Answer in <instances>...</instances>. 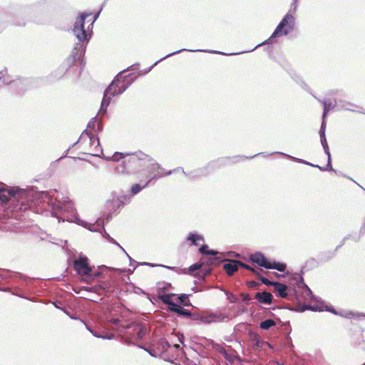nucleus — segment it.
Returning <instances> with one entry per match:
<instances>
[{"mask_svg":"<svg viewBox=\"0 0 365 365\" xmlns=\"http://www.w3.org/2000/svg\"><path fill=\"white\" fill-rule=\"evenodd\" d=\"M128 154L123 153H115L111 160L115 162H119L123 159L122 173H129L131 170L136 169L143 165V162L149 163L153 168H158L159 165L155 160L152 158L149 155L145 154L142 152H137L128 157Z\"/></svg>","mask_w":365,"mask_h":365,"instance_id":"1","label":"nucleus"},{"mask_svg":"<svg viewBox=\"0 0 365 365\" xmlns=\"http://www.w3.org/2000/svg\"><path fill=\"white\" fill-rule=\"evenodd\" d=\"M9 200L19 203L20 206L18 209L21 210L28 202V192L19 188L7 189L4 187H0V201L6 203Z\"/></svg>","mask_w":365,"mask_h":365,"instance_id":"2","label":"nucleus"},{"mask_svg":"<svg viewBox=\"0 0 365 365\" xmlns=\"http://www.w3.org/2000/svg\"><path fill=\"white\" fill-rule=\"evenodd\" d=\"M128 80L121 75H118L104 92L102 106H107L110 100L116 95L122 93L129 85Z\"/></svg>","mask_w":365,"mask_h":365,"instance_id":"3","label":"nucleus"},{"mask_svg":"<svg viewBox=\"0 0 365 365\" xmlns=\"http://www.w3.org/2000/svg\"><path fill=\"white\" fill-rule=\"evenodd\" d=\"M96 18H92L91 14L83 13L76 19L73 32L80 41L88 40L89 27L93 26Z\"/></svg>","mask_w":365,"mask_h":365,"instance_id":"4","label":"nucleus"},{"mask_svg":"<svg viewBox=\"0 0 365 365\" xmlns=\"http://www.w3.org/2000/svg\"><path fill=\"white\" fill-rule=\"evenodd\" d=\"M250 259L252 262L266 269H275L279 272H284L287 268V264L284 263L268 261L262 253H255L251 255Z\"/></svg>","mask_w":365,"mask_h":365,"instance_id":"5","label":"nucleus"},{"mask_svg":"<svg viewBox=\"0 0 365 365\" xmlns=\"http://www.w3.org/2000/svg\"><path fill=\"white\" fill-rule=\"evenodd\" d=\"M294 20V18L293 15L290 13H287L277 26L276 29L272 34L270 39L278 36L287 35L289 34L292 29V24Z\"/></svg>","mask_w":365,"mask_h":365,"instance_id":"6","label":"nucleus"},{"mask_svg":"<svg viewBox=\"0 0 365 365\" xmlns=\"http://www.w3.org/2000/svg\"><path fill=\"white\" fill-rule=\"evenodd\" d=\"M225 318H227V317L222 312H216L215 313L198 314L193 319L195 320H200L205 324H211L222 322Z\"/></svg>","mask_w":365,"mask_h":365,"instance_id":"7","label":"nucleus"},{"mask_svg":"<svg viewBox=\"0 0 365 365\" xmlns=\"http://www.w3.org/2000/svg\"><path fill=\"white\" fill-rule=\"evenodd\" d=\"M74 269L82 276L91 277V268L88 265V259L86 257L81 256L73 262Z\"/></svg>","mask_w":365,"mask_h":365,"instance_id":"8","label":"nucleus"},{"mask_svg":"<svg viewBox=\"0 0 365 365\" xmlns=\"http://www.w3.org/2000/svg\"><path fill=\"white\" fill-rule=\"evenodd\" d=\"M324 121L321 124V145L323 147V149L324 150V153L327 155V164L324 167H321V170H328V171H333L336 174H337V172L332 168L331 166V154L329 152L328 143L327 142V140L325 138L324 135Z\"/></svg>","mask_w":365,"mask_h":365,"instance_id":"9","label":"nucleus"},{"mask_svg":"<svg viewBox=\"0 0 365 365\" xmlns=\"http://www.w3.org/2000/svg\"><path fill=\"white\" fill-rule=\"evenodd\" d=\"M321 312L326 310L328 312H330L336 315H340L341 317H346V318H353V317H365V314H360V313H354L351 311H346V310H341L339 312H336L333 308L328 306L324 302L321 300Z\"/></svg>","mask_w":365,"mask_h":365,"instance_id":"10","label":"nucleus"},{"mask_svg":"<svg viewBox=\"0 0 365 365\" xmlns=\"http://www.w3.org/2000/svg\"><path fill=\"white\" fill-rule=\"evenodd\" d=\"M68 66L76 65L80 67L83 66L81 54L78 51H73L66 59Z\"/></svg>","mask_w":365,"mask_h":365,"instance_id":"11","label":"nucleus"},{"mask_svg":"<svg viewBox=\"0 0 365 365\" xmlns=\"http://www.w3.org/2000/svg\"><path fill=\"white\" fill-rule=\"evenodd\" d=\"M255 299L261 304H270L272 303V295L267 292H257L255 294Z\"/></svg>","mask_w":365,"mask_h":365,"instance_id":"12","label":"nucleus"},{"mask_svg":"<svg viewBox=\"0 0 365 365\" xmlns=\"http://www.w3.org/2000/svg\"><path fill=\"white\" fill-rule=\"evenodd\" d=\"M238 260H227V262L223 264V269L226 273L232 276L238 269Z\"/></svg>","mask_w":365,"mask_h":365,"instance_id":"13","label":"nucleus"},{"mask_svg":"<svg viewBox=\"0 0 365 365\" xmlns=\"http://www.w3.org/2000/svg\"><path fill=\"white\" fill-rule=\"evenodd\" d=\"M287 285L280 282H276L274 285V292L282 298H286L287 297Z\"/></svg>","mask_w":365,"mask_h":365,"instance_id":"14","label":"nucleus"},{"mask_svg":"<svg viewBox=\"0 0 365 365\" xmlns=\"http://www.w3.org/2000/svg\"><path fill=\"white\" fill-rule=\"evenodd\" d=\"M324 103V113H323V119L325 118L327 113L334 108L336 106V100L331 98H325L323 101Z\"/></svg>","mask_w":365,"mask_h":365,"instance_id":"15","label":"nucleus"},{"mask_svg":"<svg viewBox=\"0 0 365 365\" xmlns=\"http://www.w3.org/2000/svg\"><path fill=\"white\" fill-rule=\"evenodd\" d=\"M169 309L173 312L178 313L179 315L191 317V313L188 310L184 309L176 304H170Z\"/></svg>","mask_w":365,"mask_h":365,"instance_id":"16","label":"nucleus"},{"mask_svg":"<svg viewBox=\"0 0 365 365\" xmlns=\"http://www.w3.org/2000/svg\"><path fill=\"white\" fill-rule=\"evenodd\" d=\"M133 331L136 332V338L141 339L143 338L146 333V329L140 324L133 326Z\"/></svg>","mask_w":365,"mask_h":365,"instance_id":"17","label":"nucleus"},{"mask_svg":"<svg viewBox=\"0 0 365 365\" xmlns=\"http://www.w3.org/2000/svg\"><path fill=\"white\" fill-rule=\"evenodd\" d=\"M275 325H276V322L273 319H266V320L262 322L259 324V327L262 329L267 330V329H269L270 327H274Z\"/></svg>","mask_w":365,"mask_h":365,"instance_id":"18","label":"nucleus"},{"mask_svg":"<svg viewBox=\"0 0 365 365\" xmlns=\"http://www.w3.org/2000/svg\"><path fill=\"white\" fill-rule=\"evenodd\" d=\"M187 240L191 241L192 245H197V241H203V238L198 235L190 234L187 237Z\"/></svg>","mask_w":365,"mask_h":365,"instance_id":"19","label":"nucleus"},{"mask_svg":"<svg viewBox=\"0 0 365 365\" xmlns=\"http://www.w3.org/2000/svg\"><path fill=\"white\" fill-rule=\"evenodd\" d=\"M200 252L202 254H205V255H215L217 254V252L216 251H214V250H208V246L206 245H202L200 248Z\"/></svg>","mask_w":365,"mask_h":365,"instance_id":"20","label":"nucleus"},{"mask_svg":"<svg viewBox=\"0 0 365 365\" xmlns=\"http://www.w3.org/2000/svg\"><path fill=\"white\" fill-rule=\"evenodd\" d=\"M259 279L262 282V284L267 285V286H273L274 287V285L276 282H271L269 279H267V278L264 277L263 276H260Z\"/></svg>","mask_w":365,"mask_h":365,"instance_id":"21","label":"nucleus"},{"mask_svg":"<svg viewBox=\"0 0 365 365\" xmlns=\"http://www.w3.org/2000/svg\"><path fill=\"white\" fill-rule=\"evenodd\" d=\"M142 190V187L140 186V185L138 184H135L132 186L131 187V192L133 194V195H135L137 194L138 192H139L140 190Z\"/></svg>","mask_w":365,"mask_h":365,"instance_id":"22","label":"nucleus"},{"mask_svg":"<svg viewBox=\"0 0 365 365\" xmlns=\"http://www.w3.org/2000/svg\"><path fill=\"white\" fill-rule=\"evenodd\" d=\"M161 299L162 301L165 303V304H167L169 307H170V304H174V302H171L170 301V295H163L162 297H161Z\"/></svg>","mask_w":365,"mask_h":365,"instance_id":"23","label":"nucleus"},{"mask_svg":"<svg viewBox=\"0 0 365 365\" xmlns=\"http://www.w3.org/2000/svg\"><path fill=\"white\" fill-rule=\"evenodd\" d=\"M217 350L220 354H222L226 359H229L228 354L227 353V351L225 350V349L224 347L218 346V348L217 349Z\"/></svg>","mask_w":365,"mask_h":365,"instance_id":"24","label":"nucleus"},{"mask_svg":"<svg viewBox=\"0 0 365 365\" xmlns=\"http://www.w3.org/2000/svg\"><path fill=\"white\" fill-rule=\"evenodd\" d=\"M201 267H202L201 264L196 263V264H194L191 265L189 267V270H190V272H193V271H195V270H198V269H200L201 268Z\"/></svg>","mask_w":365,"mask_h":365,"instance_id":"25","label":"nucleus"},{"mask_svg":"<svg viewBox=\"0 0 365 365\" xmlns=\"http://www.w3.org/2000/svg\"><path fill=\"white\" fill-rule=\"evenodd\" d=\"M240 296L242 297V300L244 302H248V301H250L251 299V298H250V295L248 294L242 293L240 294Z\"/></svg>","mask_w":365,"mask_h":365,"instance_id":"26","label":"nucleus"},{"mask_svg":"<svg viewBox=\"0 0 365 365\" xmlns=\"http://www.w3.org/2000/svg\"><path fill=\"white\" fill-rule=\"evenodd\" d=\"M238 267H242L244 269H250V265L241 262V261H238Z\"/></svg>","mask_w":365,"mask_h":365,"instance_id":"27","label":"nucleus"},{"mask_svg":"<svg viewBox=\"0 0 365 365\" xmlns=\"http://www.w3.org/2000/svg\"><path fill=\"white\" fill-rule=\"evenodd\" d=\"M247 285L250 288H253L257 285V283L255 281H249L247 282Z\"/></svg>","mask_w":365,"mask_h":365,"instance_id":"28","label":"nucleus"},{"mask_svg":"<svg viewBox=\"0 0 365 365\" xmlns=\"http://www.w3.org/2000/svg\"><path fill=\"white\" fill-rule=\"evenodd\" d=\"M262 269H255V270H253V274H255L258 279H259L260 276H262L261 274H260V272H262Z\"/></svg>","mask_w":365,"mask_h":365,"instance_id":"29","label":"nucleus"},{"mask_svg":"<svg viewBox=\"0 0 365 365\" xmlns=\"http://www.w3.org/2000/svg\"><path fill=\"white\" fill-rule=\"evenodd\" d=\"M179 299H180V302L183 303V302H185V299H187V296L185 294H182L179 297Z\"/></svg>","mask_w":365,"mask_h":365,"instance_id":"30","label":"nucleus"},{"mask_svg":"<svg viewBox=\"0 0 365 365\" xmlns=\"http://www.w3.org/2000/svg\"><path fill=\"white\" fill-rule=\"evenodd\" d=\"M248 270L251 271L253 273V270H255V268L250 266V269Z\"/></svg>","mask_w":365,"mask_h":365,"instance_id":"31","label":"nucleus"},{"mask_svg":"<svg viewBox=\"0 0 365 365\" xmlns=\"http://www.w3.org/2000/svg\"><path fill=\"white\" fill-rule=\"evenodd\" d=\"M90 140H93V141H95V140H96V139H95V138H90Z\"/></svg>","mask_w":365,"mask_h":365,"instance_id":"32","label":"nucleus"},{"mask_svg":"<svg viewBox=\"0 0 365 365\" xmlns=\"http://www.w3.org/2000/svg\"><path fill=\"white\" fill-rule=\"evenodd\" d=\"M349 237H346L344 238L343 241L344 242L346 240H347Z\"/></svg>","mask_w":365,"mask_h":365,"instance_id":"33","label":"nucleus"},{"mask_svg":"<svg viewBox=\"0 0 365 365\" xmlns=\"http://www.w3.org/2000/svg\"><path fill=\"white\" fill-rule=\"evenodd\" d=\"M359 237H357L356 239H355V241H356V242L359 241Z\"/></svg>","mask_w":365,"mask_h":365,"instance_id":"34","label":"nucleus"},{"mask_svg":"<svg viewBox=\"0 0 365 365\" xmlns=\"http://www.w3.org/2000/svg\"><path fill=\"white\" fill-rule=\"evenodd\" d=\"M360 232H365V230H362V229L360 230Z\"/></svg>","mask_w":365,"mask_h":365,"instance_id":"35","label":"nucleus"},{"mask_svg":"<svg viewBox=\"0 0 365 365\" xmlns=\"http://www.w3.org/2000/svg\"><path fill=\"white\" fill-rule=\"evenodd\" d=\"M363 365H365V364H363Z\"/></svg>","mask_w":365,"mask_h":365,"instance_id":"36","label":"nucleus"}]
</instances>
